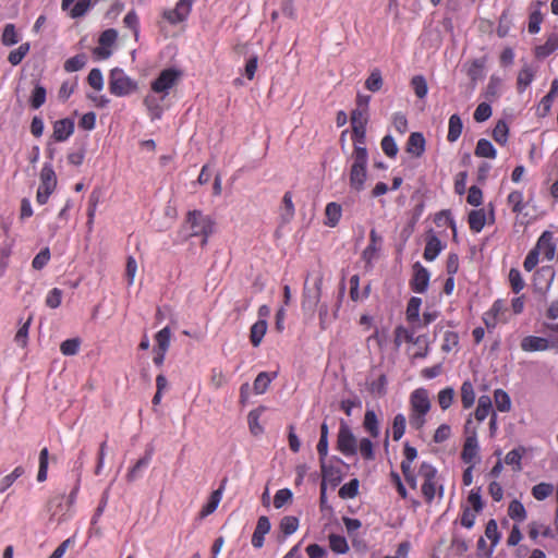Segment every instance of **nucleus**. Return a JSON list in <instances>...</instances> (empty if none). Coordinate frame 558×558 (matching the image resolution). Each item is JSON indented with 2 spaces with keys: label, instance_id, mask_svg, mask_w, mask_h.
Instances as JSON below:
<instances>
[{
  "label": "nucleus",
  "instance_id": "4c0bfd02",
  "mask_svg": "<svg viewBox=\"0 0 558 558\" xmlns=\"http://www.w3.org/2000/svg\"><path fill=\"white\" fill-rule=\"evenodd\" d=\"M492 408L493 405L490 398L488 396H481L474 412L476 421L483 422L492 412Z\"/></svg>",
  "mask_w": 558,
  "mask_h": 558
},
{
  "label": "nucleus",
  "instance_id": "2eb2a0df",
  "mask_svg": "<svg viewBox=\"0 0 558 558\" xmlns=\"http://www.w3.org/2000/svg\"><path fill=\"white\" fill-rule=\"evenodd\" d=\"M537 252L544 255V258L551 260L556 254V242L551 231H544L538 238L535 246Z\"/></svg>",
  "mask_w": 558,
  "mask_h": 558
},
{
  "label": "nucleus",
  "instance_id": "c03bdc74",
  "mask_svg": "<svg viewBox=\"0 0 558 558\" xmlns=\"http://www.w3.org/2000/svg\"><path fill=\"white\" fill-rule=\"evenodd\" d=\"M508 515L518 522H523L526 519V510L523 504L517 499L512 500L508 507Z\"/></svg>",
  "mask_w": 558,
  "mask_h": 558
},
{
  "label": "nucleus",
  "instance_id": "423d86ee",
  "mask_svg": "<svg viewBox=\"0 0 558 558\" xmlns=\"http://www.w3.org/2000/svg\"><path fill=\"white\" fill-rule=\"evenodd\" d=\"M57 187V177L51 165L45 163L40 171V184L37 190L36 201L45 205Z\"/></svg>",
  "mask_w": 558,
  "mask_h": 558
},
{
  "label": "nucleus",
  "instance_id": "37998d69",
  "mask_svg": "<svg viewBox=\"0 0 558 558\" xmlns=\"http://www.w3.org/2000/svg\"><path fill=\"white\" fill-rule=\"evenodd\" d=\"M24 473H25L24 468L19 465L10 474L0 478V494L4 493L7 489H9L14 484V482L19 477H21Z\"/></svg>",
  "mask_w": 558,
  "mask_h": 558
},
{
  "label": "nucleus",
  "instance_id": "69168bd1",
  "mask_svg": "<svg viewBox=\"0 0 558 558\" xmlns=\"http://www.w3.org/2000/svg\"><path fill=\"white\" fill-rule=\"evenodd\" d=\"M123 24L125 27L130 28L133 32V35L137 40L140 36V20L137 13L134 10L128 12V14L123 19Z\"/></svg>",
  "mask_w": 558,
  "mask_h": 558
},
{
  "label": "nucleus",
  "instance_id": "f704fd0d",
  "mask_svg": "<svg viewBox=\"0 0 558 558\" xmlns=\"http://www.w3.org/2000/svg\"><path fill=\"white\" fill-rule=\"evenodd\" d=\"M525 452V449L523 447H518L512 450H510L506 457H505V463L507 465H511L513 471L520 472L522 470V457Z\"/></svg>",
  "mask_w": 558,
  "mask_h": 558
},
{
  "label": "nucleus",
  "instance_id": "4468645a",
  "mask_svg": "<svg viewBox=\"0 0 558 558\" xmlns=\"http://www.w3.org/2000/svg\"><path fill=\"white\" fill-rule=\"evenodd\" d=\"M428 282V270L421 263L416 262L413 265V277L410 280L411 290L415 293H424L427 290Z\"/></svg>",
  "mask_w": 558,
  "mask_h": 558
},
{
  "label": "nucleus",
  "instance_id": "680f3d73",
  "mask_svg": "<svg viewBox=\"0 0 558 558\" xmlns=\"http://www.w3.org/2000/svg\"><path fill=\"white\" fill-rule=\"evenodd\" d=\"M221 495H222L221 488L211 493L209 500L202 508V511H201L202 517H206V515L213 513L217 509V507L221 500Z\"/></svg>",
  "mask_w": 558,
  "mask_h": 558
},
{
  "label": "nucleus",
  "instance_id": "13d9d810",
  "mask_svg": "<svg viewBox=\"0 0 558 558\" xmlns=\"http://www.w3.org/2000/svg\"><path fill=\"white\" fill-rule=\"evenodd\" d=\"M47 92L41 85H36L29 98V105L33 109H39L46 101Z\"/></svg>",
  "mask_w": 558,
  "mask_h": 558
},
{
  "label": "nucleus",
  "instance_id": "f8f14e48",
  "mask_svg": "<svg viewBox=\"0 0 558 558\" xmlns=\"http://www.w3.org/2000/svg\"><path fill=\"white\" fill-rule=\"evenodd\" d=\"M403 456L404 459L401 462V471L404 476L405 482L412 489L417 488V481H416V474L414 470L412 469V463L417 457V450L410 446L408 442L404 445L403 448Z\"/></svg>",
  "mask_w": 558,
  "mask_h": 558
},
{
  "label": "nucleus",
  "instance_id": "20e7f679",
  "mask_svg": "<svg viewBox=\"0 0 558 558\" xmlns=\"http://www.w3.org/2000/svg\"><path fill=\"white\" fill-rule=\"evenodd\" d=\"M185 223L190 227V236H202L201 245L205 246L214 232V219L202 210L194 209L186 214Z\"/></svg>",
  "mask_w": 558,
  "mask_h": 558
},
{
  "label": "nucleus",
  "instance_id": "a878e982",
  "mask_svg": "<svg viewBox=\"0 0 558 558\" xmlns=\"http://www.w3.org/2000/svg\"><path fill=\"white\" fill-rule=\"evenodd\" d=\"M153 453H154V450L153 448L146 450V453L144 457H142L141 459H138L136 461V463L129 470L128 474H126V480L129 482H133L135 481L138 476H140V471L142 469H145L148 466V464L150 463L151 461V458H153Z\"/></svg>",
  "mask_w": 558,
  "mask_h": 558
},
{
  "label": "nucleus",
  "instance_id": "aec40b11",
  "mask_svg": "<svg viewBox=\"0 0 558 558\" xmlns=\"http://www.w3.org/2000/svg\"><path fill=\"white\" fill-rule=\"evenodd\" d=\"M73 132L74 122L71 119H61L54 122L52 136L57 142H64Z\"/></svg>",
  "mask_w": 558,
  "mask_h": 558
},
{
  "label": "nucleus",
  "instance_id": "09e8293b",
  "mask_svg": "<svg viewBox=\"0 0 558 558\" xmlns=\"http://www.w3.org/2000/svg\"><path fill=\"white\" fill-rule=\"evenodd\" d=\"M495 404L498 411L508 412L511 409L509 395L502 389H496L494 392Z\"/></svg>",
  "mask_w": 558,
  "mask_h": 558
},
{
  "label": "nucleus",
  "instance_id": "58836bf2",
  "mask_svg": "<svg viewBox=\"0 0 558 558\" xmlns=\"http://www.w3.org/2000/svg\"><path fill=\"white\" fill-rule=\"evenodd\" d=\"M554 490L555 487L553 484L542 482L532 487L531 494L536 500L543 501L551 496Z\"/></svg>",
  "mask_w": 558,
  "mask_h": 558
},
{
  "label": "nucleus",
  "instance_id": "72a5a7b5",
  "mask_svg": "<svg viewBox=\"0 0 558 558\" xmlns=\"http://www.w3.org/2000/svg\"><path fill=\"white\" fill-rule=\"evenodd\" d=\"M422 305V299L412 296L407 306L405 317L410 324L420 323V310Z\"/></svg>",
  "mask_w": 558,
  "mask_h": 558
},
{
  "label": "nucleus",
  "instance_id": "bb28decb",
  "mask_svg": "<svg viewBox=\"0 0 558 558\" xmlns=\"http://www.w3.org/2000/svg\"><path fill=\"white\" fill-rule=\"evenodd\" d=\"M325 225L331 228L336 227L339 223L342 216L341 205L335 202L328 203L325 208Z\"/></svg>",
  "mask_w": 558,
  "mask_h": 558
},
{
  "label": "nucleus",
  "instance_id": "864d4df0",
  "mask_svg": "<svg viewBox=\"0 0 558 558\" xmlns=\"http://www.w3.org/2000/svg\"><path fill=\"white\" fill-rule=\"evenodd\" d=\"M407 418L402 413L397 414L392 422V439L398 441L405 433Z\"/></svg>",
  "mask_w": 558,
  "mask_h": 558
},
{
  "label": "nucleus",
  "instance_id": "c9c22d12",
  "mask_svg": "<svg viewBox=\"0 0 558 558\" xmlns=\"http://www.w3.org/2000/svg\"><path fill=\"white\" fill-rule=\"evenodd\" d=\"M468 222H469L470 229L473 232H476V233L481 232L486 222V214H485L484 209L472 210L469 214Z\"/></svg>",
  "mask_w": 558,
  "mask_h": 558
},
{
  "label": "nucleus",
  "instance_id": "ea45409f",
  "mask_svg": "<svg viewBox=\"0 0 558 558\" xmlns=\"http://www.w3.org/2000/svg\"><path fill=\"white\" fill-rule=\"evenodd\" d=\"M496 154H497V151H496L495 147L488 140L481 138L477 142L476 147H475V155L477 157L494 159L496 157Z\"/></svg>",
  "mask_w": 558,
  "mask_h": 558
},
{
  "label": "nucleus",
  "instance_id": "4be33fe9",
  "mask_svg": "<svg viewBox=\"0 0 558 558\" xmlns=\"http://www.w3.org/2000/svg\"><path fill=\"white\" fill-rule=\"evenodd\" d=\"M292 198V193L290 191L286 192L279 206V216L281 223L283 225L289 223L295 215V207Z\"/></svg>",
  "mask_w": 558,
  "mask_h": 558
},
{
  "label": "nucleus",
  "instance_id": "f03ea898",
  "mask_svg": "<svg viewBox=\"0 0 558 558\" xmlns=\"http://www.w3.org/2000/svg\"><path fill=\"white\" fill-rule=\"evenodd\" d=\"M421 478V494L424 501L430 505L436 497L439 500L444 497V485L438 476L437 469L428 462H422L420 464L416 480Z\"/></svg>",
  "mask_w": 558,
  "mask_h": 558
},
{
  "label": "nucleus",
  "instance_id": "412c9836",
  "mask_svg": "<svg viewBox=\"0 0 558 558\" xmlns=\"http://www.w3.org/2000/svg\"><path fill=\"white\" fill-rule=\"evenodd\" d=\"M558 49V33L547 35L543 45L534 48V56L537 59H545Z\"/></svg>",
  "mask_w": 558,
  "mask_h": 558
},
{
  "label": "nucleus",
  "instance_id": "a211bd4d",
  "mask_svg": "<svg viewBox=\"0 0 558 558\" xmlns=\"http://www.w3.org/2000/svg\"><path fill=\"white\" fill-rule=\"evenodd\" d=\"M557 95H558V78H555L551 82L549 92L547 93V95H545L541 99V101L537 106L536 114L538 117L544 118L550 112L553 101L555 100Z\"/></svg>",
  "mask_w": 558,
  "mask_h": 558
},
{
  "label": "nucleus",
  "instance_id": "0eeeda50",
  "mask_svg": "<svg viewBox=\"0 0 558 558\" xmlns=\"http://www.w3.org/2000/svg\"><path fill=\"white\" fill-rule=\"evenodd\" d=\"M367 110L355 108L351 112V138L353 146H366V125L368 122Z\"/></svg>",
  "mask_w": 558,
  "mask_h": 558
},
{
  "label": "nucleus",
  "instance_id": "39448f33",
  "mask_svg": "<svg viewBox=\"0 0 558 558\" xmlns=\"http://www.w3.org/2000/svg\"><path fill=\"white\" fill-rule=\"evenodd\" d=\"M137 89V83L128 76L122 69L114 68L109 75V90L117 97H124Z\"/></svg>",
  "mask_w": 558,
  "mask_h": 558
},
{
  "label": "nucleus",
  "instance_id": "a18cd8bd",
  "mask_svg": "<svg viewBox=\"0 0 558 558\" xmlns=\"http://www.w3.org/2000/svg\"><path fill=\"white\" fill-rule=\"evenodd\" d=\"M1 41L4 46H13L20 41V35L14 24H7L3 28Z\"/></svg>",
  "mask_w": 558,
  "mask_h": 558
},
{
  "label": "nucleus",
  "instance_id": "e2e57ef3",
  "mask_svg": "<svg viewBox=\"0 0 558 558\" xmlns=\"http://www.w3.org/2000/svg\"><path fill=\"white\" fill-rule=\"evenodd\" d=\"M411 86L418 98L426 97L428 93V86L423 75H415L411 80Z\"/></svg>",
  "mask_w": 558,
  "mask_h": 558
},
{
  "label": "nucleus",
  "instance_id": "5fc2aeb1",
  "mask_svg": "<svg viewBox=\"0 0 558 558\" xmlns=\"http://www.w3.org/2000/svg\"><path fill=\"white\" fill-rule=\"evenodd\" d=\"M31 45L29 43L22 44L19 48L10 51L8 56V61L12 65H17L22 62V60L26 57V54L29 52Z\"/></svg>",
  "mask_w": 558,
  "mask_h": 558
},
{
  "label": "nucleus",
  "instance_id": "c756f323",
  "mask_svg": "<svg viewBox=\"0 0 558 558\" xmlns=\"http://www.w3.org/2000/svg\"><path fill=\"white\" fill-rule=\"evenodd\" d=\"M266 331V319H258L255 324L252 325L250 330V341L253 344V347H258L262 343Z\"/></svg>",
  "mask_w": 558,
  "mask_h": 558
},
{
  "label": "nucleus",
  "instance_id": "7ed1b4c3",
  "mask_svg": "<svg viewBox=\"0 0 558 558\" xmlns=\"http://www.w3.org/2000/svg\"><path fill=\"white\" fill-rule=\"evenodd\" d=\"M430 410L428 392L424 388L415 389L410 396L409 423L412 428L420 430L426 423V414Z\"/></svg>",
  "mask_w": 558,
  "mask_h": 558
},
{
  "label": "nucleus",
  "instance_id": "e433bc0d",
  "mask_svg": "<svg viewBox=\"0 0 558 558\" xmlns=\"http://www.w3.org/2000/svg\"><path fill=\"white\" fill-rule=\"evenodd\" d=\"M317 452L319 456L322 468L324 469L325 458L328 454V426L326 423H323L320 425V437L317 444Z\"/></svg>",
  "mask_w": 558,
  "mask_h": 558
},
{
  "label": "nucleus",
  "instance_id": "774afa93",
  "mask_svg": "<svg viewBox=\"0 0 558 558\" xmlns=\"http://www.w3.org/2000/svg\"><path fill=\"white\" fill-rule=\"evenodd\" d=\"M81 345V340L78 338H72L64 340L60 345V351L63 355L71 356L75 355Z\"/></svg>",
  "mask_w": 558,
  "mask_h": 558
},
{
  "label": "nucleus",
  "instance_id": "0e129e2a",
  "mask_svg": "<svg viewBox=\"0 0 558 558\" xmlns=\"http://www.w3.org/2000/svg\"><path fill=\"white\" fill-rule=\"evenodd\" d=\"M357 451L364 460L372 461L375 459L374 445L368 438H362L359 441Z\"/></svg>",
  "mask_w": 558,
  "mask_h": 558
},
{
  "label": "nucleus",
  "instance_id": "5701e85b",
  "mask_svg": "<svg viewBox=\"0 0 558 558\" xmlns=\"http://www.w3.org/2000/svg\"><path fill=\"white\" fill-rule=\"evenodd\" d=\"M425 138L422 133L413 132L407 142V151L414 157H421L425 151Z\"/></svg>",
  "mask_w": 558,
  "mask_h": 558
},
{
  "label": "nucleus",
  "instance_id": "6e6552de",
  "mask_svg": "<svg viewBox=\"0 0 558 558\" xmlns=\"http://www.w3.org/2000/svg\"><path fill=\"white\" fill-rule=\"evenodd\" d=\"M471 425L472 418L469 417L464 426L466 437L461 451V459L465 464L475 465L476 459L478 457L480 447L476 430L475 428H472Z\"/></svg>",
  "mask_w": 558,
  "mask_h": 558
},
{
  "label": "nucleus",
  "instance_id": "c85d7f7f",
  "mask_svg": "<svg viewBox=\"0 0 558 558\" xmlns=\"http://www.w3.org/2000/svg\"><path fill=\"white\" fill-rule=\"evenodd\" d=\"M363 427L373 438H377L379 436V422L375 411L367 410L365 412Z\"/></svg>",
  "mask_w": 558,
  "mask_h": 558
},
{
  "label": "nucleus",
  "instance_id": "7c9ffc66",
  "mask_svg": "<svg viewBox=\"0 0 558 558\" xmlns=\"http://www.w3.org/2000/svg\"><path fill=\"white\" fill-rule=\"evenodd\" d=\"M460 397L463 409H470L475 402V390L470 380L462 383L460 388Z\"/></svg>",
  "mask_w": 558,
  "mask_h": 558
},
{
  "label": "nucleus",
  "instance_id": "338daca9",
  "mask_svg": "<svg viewBox=\"0 0 558 558\" xmlns=\"http://www.w3.org/2000/svg\"><path fill=\"white\" fill-rule=\"evenodd\" d=\"M459 344V335L456 331L447 330L444 333V342L441 344L442 352L449 353Z\"/></svg>",
  "mask_w": 558,
  "mask_h": 558
},
{
  "label": "nucleus",
  "instance_id": "6ab92c4d",
  "mask_svg": "<svg viewBox=\"0 0 558 558\" xmlns=\"http://www.w3.org/2000/svg\"><path fill=\"white\" fill-rule=\"evenodd\" d=\"M444 245L438 236L430 230L426 236V244L423 253V257L427 262H433L442 251Z\"/></svg>",
  "mask_w": 558,
  "mask_h": 558
},
{
  "label": "nucleus",
  "instance_id": "6e6d98bb",
  "mask_svg": "<svg viewBox=\"0 0 558 558\" xmlns=\"http://www.w3.org/2000/svg\"><path fill=\"white\" fill-rule=\"evenodd\" d=\"M510 288L515 294L520 293L525 286V282L521 276V272L517 268H511L508 275Z\"/></svg>",
  "mask_w": 558,
  "mask_h": 558
},
{
  "label": "nucleus",
  "instance_id": "2f4dec72",
  "mask_svg": "<svg viewBox=\"0 0 558 558\" xmlns=\"http://www.w3.org/2000/svg\"><path fill=\"white\" fill-rule=\"evenodd\" d=\"M264 410H265L264 407H258V408L250 411V413L247 415L248 428H250V432L254 436H258L264 432V428L259 423V418H260Z\"/></svg>",
  "mask_w": 558,
  "mask_h": 558
},
{
  "label": "nucleus",
  "instance_id": "9b49d317",
  "mask_svg": "<svg viewBox=\"0 0 558 558\" xmlns=\"http://www.w3.org/2000/svg\"><path fill=\"white\" fill-rule=\"evenodd\" d=\"M322 289H323V276H318L312 288H308L306 284L303 289V298H302V310L303 312L314 313L315 308L318 306L322 298Z\"/></svg>",
  "mask_w": 558,
  "mask_h": 558
},
{
  "label": "nucleus",
  "instance_id": "1a4fd4ad",
  "mask_svg": "<svg viewBox=\"0 0 558 558\" xmlns=\"http://www.w3.org/2000/svg\"><path fill=\"white\" fill-rule=\"evenodd\" d=\"M181 75V71L174 68L162 70L158 77L151 82V90L157 94H162L161 100L165 99L169 90L177 85Z\"/></svg>",
  "mask_w": 558,
  "mask_h": 558
},
{
  "label": "nucleus",
  "instance_id": "ddd939ff",
  "mask_svg": "<svg viewBox=\"0 0 558 558\" xmlns=\"http://www.w3.org/2000/svg\"><path fill=\"white\" fill-rule=\"evenodd\" d=\"M192 3L190 0H179L174 9L166 10L162 14L163 19L170 24L175 25L187 19L191 13Z\"/></svg>",
  "mask_w": 558,
  "mask_h": 558
},
{
  "label": "nucleus",
  "instance_id": "3c124183",
  "mask_svg": "<svg viewBox=\"0 0 558 558\" xmlns=\"http://www.w3.org/2000/svg\"><path fill=\"white\" fill-rule=\"evenodd\" d=\"M384 84L381 73L378 69L371 72L369 76L365 81V88L369 92L376 93L381 89Z\"/></svg>",
  "mask_w": 558,
  "mask_h": 558
},
{
  "label": "nucleus",
  "instance_id": "f257e3e1",
  "mask_svg": "<svg viewBox=\"0 0 558 558\" xmlns=\"http://www.w3.org/2000/svg\"><path fill=\"white\" fill-rule=\"evenodd\" d=\"M349 185L351 191L360 193L365 189L367 181L368 153L366 146H353V150L348 159Z\"/></svg>",
  "mask_w": 558,
  "mask_h": 558
},
{
  "label": "nucleus",
  "instance_id": "49530a36",
  "mask_svg": "<svg viewBox=\"0 0 558 558\" xmlns=\"http://www.w3.org/2000/svg\"><path fill=\"white\" fill-rule=\"evenodd\" d=\"M299 519L294 515H286L281 519L279 527L284 536H289L296 532L299 527Z\"/></svg>",
  "mask_w": 558,
  "mask_h": 558
},
{
  "label": "nucleus",
  "instance_id": "4d7b16f0",
  "mask_svg": "<svg viewBox=\"0 0 558 558\" xmlns=\"http://www.w3.org/2000/svg\"><path fill=\"white\" fill-rule=\"evenodd\" d=\"M509 128L504 120H499L494 130L493 138L500 145H505L508 141Z\"/></svg>",
  "mask_w": 558,
  "mask_h": 558
},
{
  "label": "nucleus",
  "instance_id": "de8ad7c7",
  "mask_svg": "<svg viewBox=\"0 0 558 558\" xmlns=\"http://www.w3.org/2000/svg\"><path fill=\"white\" fill-rule=\"evenodd\" d=\"M523 201H524L523 192L518 191V190L512 191L507 197V203L511 207V209L514 214L522 213V210L524 208Z\"/></svg>",
  "mask_w": 558,
  "mask_h": 558
},
{
  "label": "nucleus",
  "instance_id": "393cba45",
  "mask_svg": "<svg viewBox=\"0 0 558 558\" xmlns=\"http://www.w3.org/2000/svg\"><path fill=\"white\" fill-rule=\"evenodd\" d=\"M535 76V71L533 68L529 64H525L522 66V69L518 73L517 78V90L519 94H522L525 92V89L530 86V84L533 82Z\"/></svg>",
  "mask_w": 558,
  "mask_h": 558
},
{
  "label": "nucleus",
  "instance_id": "bf43d9fd",
  "mask_svg": "<svg viewBox=\"0 0 558 558\" xmlns=\"http://www.w3.org/2000/svg\"><path fill=\"white\" fill-rule=\"evenodd\" d=\"M48 461H49V451L48 448H43L39 453V468L37 473V481L45 482L47 480L48 474Z\"/></svg>",
  "mask_w": 558,
  "mask_h": 558
},
{
  "label": "nucleus",
  "instance_id": "cd10ccee",
  "mask_svg": "<svg viewBox=\"0 0 558 558\" xmlns=\"http://www.w3.org/2000/svg\"><path fill=\"white\" fill-rule=\"evenodd\" d=\"M463 130V123L459 114H452L449 118L448 122V134H447V141L449 143H454L458 141V138L461 136Z\"/></svg>",
  "mask_w": 558,
  "mask_h": 558
},
{
  "label": "nucleus",
  "instance_id": "a19ab883",
  "mask_svg": "<svg viewBox=\"0 0 558 558\" xmlns=\"http://www.w3.org/2000/svg\"><path fill=\"white\" fill-rule=\"evenodd\" d=\"M274 377H275V375L270 376V374L267 372H260L256 376V378L253 383V389H254L255 393L262 395V393L266 392V390L268 389Z\"/></svg>",
  "mask_w": 558,
  "mask_h": 558
},
{
  "label": "nucleus",
  "instance_id": "473e14b6",
  "mask_svg": "<svg viewBox=\"0 0 558 558\" xmlns=\"http://www.w3.org/2000/svg\"><path fill=\"white\" fill-rule=\"evenodd\" d=\"M328 541L329 548L338 555L347 554L350 550L347 538L342 535L331 533L328 535Z\"/></svg>",
  "mask_w": 558,
  "mask_h": 558
},
{
  "label": "nucleus",
  "instance_id": "052dcab7",
  "mask_svg": "<svg viewBox=\"0 0 558 558\" xmlns=\"http://www.w3.org/2000/svg\"><path fill=\"white\" fill-rule=\"evenodd\" d=\"M484 65L485 64L482 59H475L469 65L466 74L473 83L483 77Z\"/></svg>",
  "mask_w": 558,
  "mask_h": 558
},
{
  "label": "nucleus",
  "instance_id": "f3484780",
  "mask_svg": "<svg viewBox=\"0 0 558 558\" xmlns=\"http://www.w3.org/2000/svg\"><path fill=\"white\" fill-rule=\"evenodd\" d=\"M556 534V529L554 530L549 524L545 522L531 521L527 524V535L533 542H536L539 536L545 538H555Z\"/></svg>",
  "mask_w": 558,
  "mask_h": 558
},
{
  "label": "nucleus",
  "instance_id": "79ce46f5",
  "mask_svg": "<svg viewBox=\"0 0 558 558\" xmlns=\"http://www.w3.org/2000/svg\"><path fill=\"white\" fill-rule=\"evenodd\" d=\"M360 482L357 478H352L342 485L338 492L339 497L342 499L355 498L359 494Z\"/></svg>",
  "mask_w": 558,
  "mask_h": 558
},
{
  "label": "nucleus",
  "instance_id": "8fccbe9b",
  "mask_svg": "<svg viewBox=\"0 0 558 558\" xmlns=\"http://www.w3.org/2000/svg\"><path fill=\"white\" fill-rule=\"evenodd\" d=\"M86 61H87L86 56L84 53H80V54H76V56H74L72 58H69L64 62L63 68L69 73L76 72V71L82 70L85 66Z\"/></svg>",
  "mask_w": 558,
  "mask_h": 558
},
{
  "label": "nucleus",
  "instance_id": "9d476101",
  "mask_svg": "<svg viewBox=\"0 0 558 558\" xmlns=\"http://www.w3.org/2000/svg\"><path fill=\"white\" fill-rule=\"evenodd\" d=\"M337 449L345 457H352L357 453L356 438L350 426L344 422H341L338 430Z\"/></svg>",
  "mask_w": 558,
  "mask_h": 558
},
{
  "label": "nucleus",
  "instance_id": "b1692460",
  "mask_svg": "<svg viewBox=\"0 0 558 558\" xmlns=\"http://www.w3.org/2000/svg\"><path fill=\"white\" fill-rule=\"evenodd\" d=\"M555 278V270L550 266H544L538 268L534 272V284L541 286L539 288H549Z\"/></svg>",
  "mask_w": 558,
  "mask_h": 558
},
{
  "label": "nucleus",
  "instance_id": "603ef678",
  "mask_svg": "<svg viewBox=\"0 0 558 558\" xmlns=\"http://www.w3.org/2000/svg\"><path fill=\"white\" fill-rule=\"evenodd\" d=\"M438 404L441 410H448L454 400V390L451 387L441 389L437 395Z\"/></svg>",
  "mask_w": 558,
  "mask_h": 558
},
{
  "label": "nucleus",
  "instance_id": "dca6fc26",
  "mask_svg": "<svg viewBox=\"0 0 558 558\" xmlns=\"http://www.w3.org/2000/svg\"><path fill=\"white\" fill-rule=\"evenodd\" d=\"M520 347L524 352H537L553 349V341L538 336H526L521 342Z\"/></svg>",
  "mask_w": 558,
  "mask_h": 558
}]
</instances>
